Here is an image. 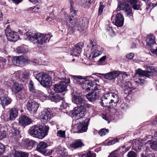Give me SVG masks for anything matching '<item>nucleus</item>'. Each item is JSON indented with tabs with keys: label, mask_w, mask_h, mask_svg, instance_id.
I'll return each instance as SVG.
<instances>
[{
	"label": "nucleus",
	"mask_w": 157,
	"mask_h": 157,
	"mask_svg": "<svg viewBox=\"0 0 157 157\" xmlns=\"http://www.w3.org/2000/svg\"><path fill=\"white\" fill-rule=\"evenodd\" d=\"M72 78L78 84H80L84 91L87 92L90 90H100L101 87L99 85L98 81L94 79L91 76L83 77L81 76H71Z\"/></svg>",
	"instance_id": "nucleus-1"
},
{
	"label": "nucleus",
	"mask_w": 157,
	"mask_h": 157,
	"mask_svg": "<svg viewBox=\"0 0 157 157\" xmlns=\"http://www.w3.org/2000/svg\"><path fill=\"white\" fill-rule=\"evenodd\" d=\"M101 105L112 108L116 106L119 101L118 95L113 92L105 94L101 98Z\"/></svg>",
	"instance_id": "nucleus-2"
},
{
	"label": "nucleus",
	"mask_w": 157,
	"mask_h": 157,
	"mask_svg": "<svg viewBox=\"0 0 157 157\" xmlns=\"http://www.w3.org/2000/svg\"><path fill=\"white\" fill-rule=\"evenodd\" d=\"M90 120V119H86L79 124L77 120L73 121L71 131L73 132L78 133L86 132Z\"/></svg>",
	"instance_id": "nucleus-3"
},
{
	"label": "nucleus",
	"mask_w": 157,
	"mask_h": 157,
	"mask_svg": "<svg viewBox=\"0 0 157 157\" xmlns=\"http://www.w3.org/2000/svg\"><path fill=\"white\" fill-rule=\"evenodd\" d=\"M72 102L76 104L77 107H91L92 105L88 104L87 101L83 98L82 94L80 92L73 93L72 95Z\"/></svg>",
	"instance_id": "nucleus-4"
},
{
	"label": "nucleus",
	"mask_w": 157,
	"mask_h": 157,
	"mask_svg": "<svg viewBox=\"0 0 157 157\" xmlns=\"http://www.w3.org/2000/svg\"><path fill=\"white\" fill-rule=\"evenodd\" d=\"M90 43L87 45L88 48H90L91 50V52L89 56V58L90 60H92L94 58L96 57L102 53V52L97 49V45L96 41L94 39L90 40Z\"/></svg>",
	"instance_id": "nucleus-5"
},
{
	"label": "nucleus",
	"mask_w": 157,
	"mask_h": 157,
	"mask_svg": "<svg viewBox=\"0 0 157 157\" xmlns=\"http://www.w3.org/2000/svg\"><path fill=\"white\" fill-rule=\"evenodd\" d=\"M90 107H75L73 110L70 112L69 114L71 117H75L77 121L79 118L82 117L86 114L85 109Z\"/></svg>",
	"instance_id": "nucleus-6"
},
{
	"label": "nucleus",
	"mask_w": 157,
	"mask_h": 157,
	"mask_svg": "<svg viewBox=\"0 0 157 157\" xmlns=\"http://www.w3.org/2000/svg\"><path fill=\"white\" fill-rule=\"evenodd\" d=\"M98 76L100 75L103 77L104 78L109 81L114 82L116 78L120 75V72L119 71L113 70L105 74L96 73Z\"/></svg>",
	"instance_id": "nucleus-7"
},
{
	"label": "nucleus",
	"mask_w": 157,
	"mask_h": 157,
	"mask_svg": "<svg viewBox=\"0 0 157 157\" xmlns=\"http://www.w3.org/2000/svg\"><path fill=\"white\" fill-rule=\"evenodd\" d=\"M123 10L128 16H132L133 14L131 7L126 1L124 2H118L117 11Z\"/></svg>",
	"instance_id": "nucleus-8"
},
{
	"label": "nucleus",
	"mask_w": 157,
	"mask_h": 157,
	"mask_svg": "<svg viewBox=\"0 0 157 157\" xmlns=\"http://www.w3.org/2000/svg\"><path fill=\"white\" fill-rule=\"evenodd\" d=\"M52 117V112L49 108L45 109L41 112L40 115V120L41 121V124H45Z\"/></svg>",
	"instance_id": "nucleus-9"
},
{
	"label": "nucleus",
	"mask_w": 157,
	"mask_h": 157,
	"mask_svg": "<svg viewBox=\"0 0 157 157\" xmlns=\"http://www.w3.org/2000/svg\"><path fill=\"white\" fill-rule=\"evenodd\" d=\"M70 82V78H68L67 81H61L60 83L56 84L53 86L54 90L56 93H62L67 90V83Z\"/></svg>",
	"instance_id": "nucleus-10"
},
{
	"label": "nucleus",
	"mask_w": 157,
	"mask_h": 157,
	"mask_svg": "<svg viewBox=\"0 0 157 157\" xmlns=\"http://www.w3.org/2000/svg\"><path fill=\"white\" fill-rule=\"evenodd\" d=\"M26 36L27 39L33 43L39 44V36L38 32L30 30L26 32Z\"/></svg>",
	"instance_id": "nucleus-11"
},
{
	"label": "nucleus",
	"mask_w": 157,
	"mask_h": 157,
	"mask_svg": "<svg viewBox=\"0 0 157 157\" xmlns=\"http://www.w3.org/2000/svg\"><path fill=\"white\" fill-rule=\"evenodd\" d=\"M8 25L5 30V33L8 40L15 42L19 39V36L18 33L13 31H12L9 28Z\"/></svg>",
	"instance_id": "nucleus-12"
},
{
	"label": "nucleus",
	"mask_w": 157,
	"mask_h": 157,
	"mask_svg": "<svg viewBox=\"0 0 157 157\" xmlns=\"http://www.w3.org/2000/svg\"><path fill=\"white\" fill-rule=\"evenodd\" d=\"M41 77L40 83L44 87H47L51 84V77L48 74L43 72H40V77Z\"/></svg>",
	"instance_id": "nucleus-13"
},
{
	"label": "nucleus",
	"mask_w": 157,
	"mask_h": 157,
	"mask_svg": "<svg viewBox=\"0 0 157 157\" xmlns=\"http://www.w3.org/2000/svg\"><path fill=\"white\" fill-rule=\"evenodd\" d=\"M111 19L113 24L118 27H121L123 25L124 17L120 13H117L115 17L112 16Z\"/></svg>",
	"instance_id": "nucleus-14"
},
{
	"label": "nucleus",
	"mask_w": 157,
	"mask_h": 157,
	"mask_svg": "<svg viewBox=\"0 0 157 157\" xmlns=\"http://www.w3.org/2000/svg\"><path fill=\"white\" fill-rule=\"evenodd\" d=\"M27 106V109L30 113H33L36 112L39 107L38 104L33 100L28 101Z\"/></svg>",
	"instance_id": "nucleus-15"
},
{
	"label": "nucleus",
	"mask_w": 157,
	"mask_h": 157,
	"mask_svg": "<svg viewBox=\"0 0 157 157\" xmlns=\"http://www.w3.org/2000/svg\"><path fill=\"white\" fill-rule=\"evenodd\" d=\"M84 46L82 42H79L74 45L73 50L71 52V55L75 57L78 56L81 51V49Z\"/></svg>",
	"instance_id": "nucleus-16"
},
{
	"label": "nucleus",
	"mask_w": 157,
	"mask_h": 157,
	"mask_svg": "<svg viewBox=\"0 0 157 157\" xmlns=\"http://www.w3.org/2000/svg\"><path fill=\"white\" fill-rule=\"evenodd\" d=\"M18 121L21 126L25 127L31 124L32 120L30 118L27 116L22 115L20 116Z\"/></svg>",
	"instance_id": "nucleus-17"
},
{
	"label": "nucleus",
	"mask_w": 157,
	"mask_h": 157,
	"mask_svg": "<svg viewBox=\"0 0 157 157\" xmlns=\"http://www.w3.org/2000/svg\"><path fill=\"white\" fill-rule=\"evenodd\" d=\"M49 130V127L45 124H40V139H43L48 135Z\"/></svg>",
	"instance_id": "nucleus-18"
},
{
	"label": "nucleus",
	"mask_w": 157,
	"mask_h": 157,
	"mask_svg": "<svg viewBox=\"0 0 157 157\" xmlns=\"http://www.w3.org/2000/svg\"><path fill=\"white\" fill-rule=\"evenodd\" d=\"M99 90L94 91L93 92H90L86 94V97L90 101H94L99 98Z\"/></svg>",
	"instance_id": "nucleus-19"
},
{
	"label": "nucleus",
	"mask_w": 157,
	"mask_h": 157,
	"mask_svg": "<svg viewBox=\"0 0 157 157\" xmlns=\"http://www.w3.org/2000/svg\"><path fill=\"white\" fill-rule=\"evenodd\" d=\"M48 146V144L44 142H40V153L45 156H49L51 155L52 152H49L46 149H45Z\"/></svg>",
	"instance_id": "nucleus-20"
},
{
	"label": "nucleus",
	"mask_w": 157,
	"mask_h": 157,
	"mask_svg": "<svg viewBox=\"0 0 157 157\" xmlns=\"http://www.w3.org/2000/svg\"><path fill=\"white\" fill-rule=\"evenodd\" d=\"M29 132L33 137L39 138V124L32 126L29 130Z\"/></svg>",
	"instance_id": "nucleus-21"
},
{
	"label": "nucleus",
	"mask_w": 157,
	"mask_h": 157,
	"mask_svg": "<svg viewBox=\"0 0 157 157\" xmlns=\"http://www.w3.org/2000/svg\"><path fill=\"white\" fill-rule=\"evenodd\" d=\"M85 20H86L85 18L84 19L83 18H80L76 21V23H75V24L77 28L75 29L76 30H83V27H86L87 24V21L85 22Z\"/></svg>",
	"instance_id": "nucleus-22"
},
{
	"label": "nucleus",
	"mask_w": 157,
	"mask_h": 157,
	"mask_svg": "<svg viewBox=\"0 0 157 157\" xmlns=\"http://www.w3.org/2000/svg\"><path fill=\"white\" fill-rule=\"evenodd\" d=\"M84 145L83 143L80 139L75 140L70 144L68 147L72 150L75 149Z\"/></svg>",
	"instance_id": "nucleus-23"
},
{
	"label": "nucleus",
	"mask_w": 157,
	"mask_h": 157,
	"mask_svg": "<svg viewBox=\"0 0 157 157\" xmlns=\"http://www.w3.org/2000/svg\"><path fill=\"white\" fill-rule=\"evenodd\" d=\"M50 39L49 35L40 33V45H46V44L49 41Z\"/></svg>",
	"instance_id": "nucleus-24"
},
{
	"label": "nucleus",
	"mask_w": 157,
	"mask_h": 157,
	"mask_svg": "<svg viewBox=\"0 0 157 157\" xmlns=\"http://www.w3.org/2000/svg\"><path fill=\"white\" fill-rule=\"evenodd\" d=\"M10 132V136L16 140L17 138H20V131L17 128H15L13 126L11 127Z\"/></svg>",
	"instance_id": "nucleus-25"
},
{
	"label": "nucleus",
	"mask_w": 157,
	"mask_h": 157,
	"mask_svg": "<svg viewBox=\"0 0 157 157\" xmlns=\"http://www.w3.org/2000/svg\"><path fill=\"white\" fill-rule=\"evenodd\" d=\"M23 85L17 82H14L12 87V90L15 94H17L22 90Z\"/></svg>",
	"instance_id": "nucleus-26"
},
{
	"label": "nucleus",
	"mask_w": 157,
	"mask_h": 157,
	"mask_svg": "<svg viewBox=\"0 0 157 157\" xmlns=\"http://www.w3.org/2000/svg\"><path fill=\"white\" fill-rule=\"evenodd\" d=\"M135 88L132 86L131 82H126L125 83V85L124 87V93L126 94H129Z\"/></svg>",
	"instance_id": "nucleus-27"
},
{
	"label": "nucleus",
	"mask_w": 157,
	"mask_h": 157,
	"mask_svg": "<svg viewBox=\"0 0 157 157\" xmlns=\"http://www.w3.org/2000/svg\"><path fill=\"white\" fill-rule=\"evenodd\" d=\"M18 114V109L16 108L11 109L9 111V119L10 120H14L17 116Z\"/></svg>",
	"instance_id": "nucleus-28"
},
{
	"label": "nucleus",
	"mask_w": 157,
	"mask_h": 157,
	"mask_svg": "<svg viewBox=\"0 0 157 157\" xmlns=\"http://www.w3.org/2000/svg\"><path fill=\"white\" fill-rule=\"evenodd\" d=\"M25 147L28 149H31L37 144V143L31 140L26 139L25 140Z\"/></svg>",
	"instance_id": "nucleus-29"
},
{
	"label": "nucleus",
	"mask_w": 157,
	"mask_h": 157,
	"mask_svg": "<svg viewBox=\"0 0 157 157\" xmlns=\"http://www.w3.org/2000/svg\"><path fill=\"white\" fill-rule=\"evenodd\" d=\"M148 71L146 70H142L141 69L139 68L136 70V75H138L140 77H149Z\"/></svg>",
	"instance_id": "nucleus-30"
},
{
	"label": "nucleus",
	"mask_w": 157,
	"mask_h": 157,
	"mask_svg": "<svg viewBox=\"0 0 157 157\" xmlns=\"http://www.w3.org/2000/svg\"><path fill=\"white\" fill-rule=\"evenodd\" d=\"M63 94H62L61 95L59 94H57L56 95H52V96H48V98L49 100H51L52 101L57 103L59 101L63 99L64 98L63 96Z\"/></svg>",
	"instance_id": "nucleus-31"
},
{
	"label": "nucleus",
	"mask_w": 157,
	"mask_h": 157,
	"mask_svg": "<svg viewBox=\"0 0 157 157\" xmlns=\"http://www.w3.org/2000/svg\"><path fill=\"white\" fill-rule=\"evenodd\" d=\"M147 45L150 47L155 43V37L153 34L147 35L146 39Z\"/></svg>",
	"instance_id": "nucleus-32"
},
{
	"label": "nucleus",
	"mask_w": 157,
	"mask_h": 157,
	"mask_svg": "<svg viewBox=\"0 0 157 157\" xmlns=\"http://www.w3.org/2000/svg\"><path fill=\"white\" fill-rule=\"evenodd\" d=\"M0 101L1 105L4 106L10 104L12 101V100L6 95L1 98Z\"/></svg>",
	"instance_id": "nucleus-33"
},
{
	"label": "nucleus",
	"mask_w": 157,
	"mask_h": 157,
	"mask_svg": "<svg viewBox=\"0 0 157 157\" xmlns=\"http://www.w3.org/2000/svg\"><path fill=\"white\" fill-rule=\"evenodd\" d=\"M56 151H58L62 156H65L67 155L68 152L67 149L60 146L59 145L55 147Z\"/></svg>",
	"instance_id": "nucleus-34"
},
{
	"label": "nucleus",
	"mask_w": 157,
	"mask_h": 157,
	"mask_svg": "<svg viewBox=\"0 0 157 157\" xmlns=\"http://www.w3.org/2000/svg\"><path fill=\"white\" fill-rule=\"evenodd\" d=\"M66 72L63 68L61 69L59 71H57L56 74H58V78L61 80H65L66 78Z\"/></svg>",
	"instance_id": "nucleus-35"
},
{
	"label": "nucleus",
	"mask_w": 157,
	"mask_h": 157,
	"mask_svg": "<svg viewBox=\"0 0 157 157\" xmlns=\"http://www.w3.org/2000/svg\"><path fill=\"white\" fill-rule=\"evenodd\" d=\"M18 56V65H24L28 61V59L26 56Z\"/></svg>",
	"instance_id": "nucleus-36"
},
{
	"label": "nucleus",
	"mask_w": 157,
	"mask_h": 157,
	"mask_svg": "<svg viewBox=\"0 0 157 157\" xmlns=\"http://www.w3.org/2000/svg\"><path fill=\"white\" fill-rule=\"evenodd\" d=\"M7 131V129L6 127H4L0 126V140L6 137Z\"/></svg>",
	"instance_id": "nucleus-37"
},
{
	"label": "nucleus",
	"mask_w": 157,
	"mask_h": 157,
	"mask_svg": "<svg viewBox=\"0 0 157 157\" xmlns=\"http://www.w3.org/2000/svg\"><path fill=\"white\" fill-rule=\"evenodd\" d=\"M75 23H76V22H75L71 18H70L69 20L67 21L66 23L67 25V27L69 28H71L72 30H76L75 29L77 28Z\"/></svg>",
	"instance_id": "nucleus-38"
},
{
	"label": "nucleus",
	"mask_w": 157,
	"mask_h": 157,
	"mask_svg": "<svg viewBox=\"0 0 157 157\" xmlns=\"http://www.w3.org/2000/svg\"><path fill=\"white\" fill-rule=\"evenodd\" d=\"M149 145L150 147L153 150L157 151V140L155 139L151 140H149L147 144Z\"/></svg>",
	"instance_id": "nucleus-39"
},
{
	"label": "nucleus",
	"mask_w": 157,
	"mask_h": 157,
	"mask_svg": "<svg viewBox=\"0 0 157 157\" xmlns=\"http://www.w3.org/2000/svg\"><path fill=\"white\" fill-rule=\"evenodd\" d=\"M28 51L27 47L25 45H22L21 46L17 47V52L18 53H26Z\"/></svg>",
	"instance_id": "nucleus-40"
},
{
	"label": "nucleus",
	"mask_w": 157,
	"mask_h": 157,
	"mask_svg": "<svg viewBox=\"0 0 157 157\" xmlns=\"http://www.w3.org/2000/svg\"><path fill=\"white\" fill-rule=\"evenodd\" d=\"M29 154L25 152L16 151L14 153L15 157H28Z\"/></svg>",
	"instance_id": "nucleus-41"
},
{
	"label": "nucleus",
	"mask_w": 157,
	"mask_h": 157,
	"mask_svg": "<svg viewBox=\"0 0 157 157\" xmlns=\"http://www.w3.org/2000/svg\"><path fill=\"white\" fill-rule=\"evenodd\" d=\"M70 3L71 4V7L70 8V13L69 15L70 17H73L76 15V12L75 10H74L73 7V3L72 2V0H70Z\"/></svg>",
	"instance_id": "nucleus-42"
},
{
	"label": "nucleus",
	"mask_w": 157,
	"mask_h": 157,
	"mask_svg": "<svg viewBox=\"0 0 157 157\" xmlns=\"http://www.w3.org/2000/svg\"><path fill=\"white\" fill-rule=\"evenodd\" d=\"M18 56H14L11 58V60H9V63L10 65H14L18 66Z\"/></svg>",
	"instance_id": "nucleus-43"
},
{
	"label": "nucleus",
	"mask_w": 157,
	"mask_h": 157,
	"mask_svg": "<svg viewBox=\"0 0 157 157\" xmlns=\"http://www.w3.org/2000/svg\"><path fill=\"white\" fill-rule=\"evenodd\" d=\"M106 28H107V32L108 33V34L111 36H114V35L115 32L113 30L112 27L109 25H107Z\"/></svg>",
	"instance_id": "nucleus-44"
},
{
	"label": "nucleus",
	"mask_w": 157,
	"mask_h": 157,
	"mask_svg": "<svg viewBox=\"0 0 157 157\" xmlns=\"http://www.w3.org/2000/svg\"><path fill=\"white\" fill-rule=\"evenodd\" d=\"M95 153H93L90 151L87 152L86 154H82V157H96Z\"/></svg>",
	"instance_id": "nucleus-45"
},
{
	"label": "nucleus",
	"mask_w": 157,
	"mask_h": 157,
	"mask_svg": "<svg viewBox=\"0 0 157 157\" xmlns=\"http://www.w3.org/2000/svg\"><path fill=\"white\" fill-rule=\"evenodd\" d=\"M148 72L150 73L149 77V78H151V76L152 75L153 76H156L157 75V67L153 68L152 67L151 70L150 71H149Z\"/></svg>",
	"instance_id": "nucleus-46"
},
{
	"label": "nucleus",
	"mask_w": 157,
	"mask_h": 157,
	"mask_svg": "<svg viewBox=\"0 0 157 157\" xmlns=\"http://www.w3.org/2000/svg\"><path fill=\"white\" fill-rule=\"evenodd\" d=\"M6 62V59L3 57H0V70L4 67Z\"/></svg>",
	"instance_id": "nucleus-47"
},
{
	"label": "nucleus",
	"mask_w": 157,
	"mask_h": 157,
	"mask_svg": "<svg viewBox=\"0 0 157 157\" xmlns=\"http://www.w3.org/2000/svg\"><path fill=\"white\" fill-rule=\"evenodd\" d=\"M57 135L58 136L65 138L66 137L65 132L64 131L62 130H58L57 132Z\"/></svg>",
	"instance_id": "nucleus-48"
},
{
	"label": "nucleus",
	"mask_w": 157,
	"mask_h": 157,
	"mask_svg": "<svg viewBox=\"0 0 157 157\" xmlns=\"http://www.w3.org/2000/svg\"><path fill=\"white\" fill-rule=\"evenodd\" d=\"M109 132V130L108 129L102 128L99 131V134L101 136H102L108 133Z\"/></svg>",
	"instance_id": "nucleus-49"
},
{
	"label": "nucleus",
	"mask_w": 157,
	"mask_h": 157,
	"mask_svg": "<svg viewBox=\"0 0 157 157\" xmlns=\"http://www.w3.org/2000/svg\"><path fill=\"white\" fill-rule=\"evenodd\" d=\"M94 0H83V6L84 7L89 6L90 4L94 2Z\"/></svg>",
	"instance_id": "nucleus-50"
},
{
	"label": "nucleus",
	"mask_w": 157,
	"mask_h": 157,
	"mask_svg": "<svg viewBox=\"0 0 157 157\" xmlns=\"http://www.w3.org/2000/svg\"><path fill=\"white\" fill-rule=\"evenodd\" d=\"M120 153L117 151H114L112 152L108 157H121Z\"/></svg>",
	"instance_id": "nucleus-51"
},
{
	"label": "nucleus",
	"mask_w": 157,
	"mask_h": 157,
	"mask_svg": "<svg viewBox=\"0 0 157 157\" xmlns=\"http://www.w3.org/2000/svg\"><path fill=\"white\" fill-rule=\"evenodd\" d=\"M103 2H100V6L98 9V14L99 15L101 14L102 12L103 9L105 7V6L103 5Z\"/></svg>",
	"instance_id": "nucleus-52"
},
{
	"label": "nucleus",
	"mask_w": 157,
	"mask_h": 157,
	"mask_svg": "<svg viewBox=\"0 0 157 157\" xmlns=\"http://www.w3.org/2000/svg\"><path fill=\"white\" fill-rule=\"evenodd\" d=\"M140 2H137L136 4H134L133 5L132 7L133 9L135 10H141L140 5Z\"/></svg>",
	"instance_id": "nucleus-53"
},
{
	"label": "nucleus",
	"mask_w": 157,
	"mask_h": 157,
	"mask_svg": "<svg viewBox=\"0 0 157 157\" xmlns=\"http://www.w3.org/2000/svg\"><path fill=\"white\" fill-rule=\"evenodd\" d=\"M47 97L46 95L44 94L43 92L40 91V101H44L46 100Z\"/></svg>",
	"instance_id": "nucleus-54"
},
{
	"label": "nucleus",
	"mask_w": 157,
	"mask_h": 157,
	"mask_svg": "<svg viewBox=\"0 0 157 157\" xmlns=\"http://www.w3.org/2000/svg\"><path fill=\"white\" fill-rule=\"evenodd\" d=\"M69 104L64 101L62 102L60 105V108L62 109H69Z\"/></svg>",
	"instance_id": "nucleus-55"
},
{
	"label": "nucleus",
	"mask_w": 157,
	"mask_h": 157,
	"mask_svg": "<svg viewBox=\"0 0 157 157\" xmlns=\"http://www.w3.org/2000/svg\"><path fill=\"white\" fill-rule=\"evenodd\" d=\"M29 87V90L30 91L33 92H35V90L33 86V83L31 80L30 81Z\"/></svg>",
	"instance_id": "nucleus-56"
},
{
	"label": "nucleus",
	"mask_w": 157,
	"mask_h": 157,
	"mask_svg": "<svg viewBox=\"0 0 157 157\" xmlns=\"http://www.w3.org/2000/svg\"><path fill=\"white\" fill-rule=\"evenodd\" d=\"M30 10L35 13H39V5H37L34 8L31 7Z\"/></svg>",
	"instance_id": "nucleus-57"
},
{
	"label": "nucleus",
	"mask_w": 157,
	"mask_h": 157,
	"mask_svg": "<svg viewBox=\"0 0 157 157\" xmlns=\"http://www.w3.org/2000/svg\"><path fill=\"white\" fill-rule=\"evenodd\" d=\"M119 139L117 138H115L113 139L109 140L108 142V144L109 145L114 144L118 142Z\"/></svg>",
	"instance_id": "nucleus-58"
},
{
	"label": "nucleus",
	"mask_w": 157,
	"mask_h": 157,
	"mask_svg": "<svg viewBox=\"0 0 157 157\" xmlns=\"http://www.w3.org/2000/svg\"><path fill=\"white\" fill-rule=\"evenodd\" d=\"M128 157H137V154L135 152L131 151L128 154Z\"/></svg>",
	"instance_id": "nucleus-59"
},
{
	"label": "nucleus",
	"mask_w": 157,
	"mask_h": 157,
	"mask_svg": "<svg viewBox=\"0 0 157 157\" xmlns=\"http://www.w3.org/2000/svg\"><path fill=\"white\" fill-rule=\"evenodd\" d=\"M106 56L105 55L103 56L99 59L98 61V64L100 65L103 63L104 62L105 60L106 59Z\"/></svg>",
	"instance_id": "nucleus-60"
},
{
	"label": "nucleus",
	"mask_w": 157,
	"mask_h": 157,
	"mask_svg": "<svg viewBox=\"0 0 157 157\" xmlns=\"http://www.w3.org/2000/svg\"><path fill=\"white\" fill-rule=\"evenodd\" d=\"M22 78L27 79L29 78V72L26 71H23L22 74Z\"/></svg>",
	"instance_id": "nucleus-61"
},
{
	"label": "nucleus",
	"mask_w": 157,
	"mask_h": 157,
	"mask_svg": "<svg viewBox=\"0 0 157 157\" xmlns=\"http://www.w3.org/2000/svg\"><path fill=\"white\" fill-rule=\"evenodd\" d=\"M141 157H156L155 155L153 154L147 153L145 154H141Z\"/></svg>",
	"instance_id": "nucleus-62"
},
{
	"label": "nucleus",
	"mask_w": 157,
	"mask_h": 157,
	"mask_svg": "<svg viewBox=\"0 0 157 157\" xmlns=\"http://www.w3.org/2000/svg\"><path fill=\"white\" fill-rule=\"evenodd\" d=\"M5 149V146L0 143V154L4 153Z\"/></svg>",
	"instance_id": "nucleus-63"
},
{
	"label": "nucleus",
	"mask_w": 157,
	"mask_h": 157,
	"mask_svg": "<svg viewBox=\"0 0 157 157\" xmlns=\"http://www.w3.org/2000/svg\"><path fill=\"white\" fill-rule=\"evenodd\" d=\"M134 56V54L132 53L128 54L126 55V58L128 59H132Z\"/></svg>",
	"instance_id": "nucleus-64"
}]
</instances>
